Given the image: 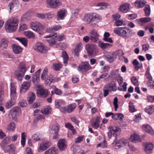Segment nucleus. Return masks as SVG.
<instances>
[{
    "mask_svg": "<svg viewBox=\"0 0 154 154\" xmlns=\"http://www.w3.org/2000/svg\"><path fill=\"white\" fill-rule=\"evenodd\" d=\"M101 17L95 13H88L85 14L83 18V21L91 26H93L101 20Z\"/></svg>",
    "mask_w": 154,
    "mask_h": 154,
    "instance_id": "f257e3e1",
    "label": "nucleus"
},
{
    "mask_svg": "<svg viewBox=\"0 0 154 154\" xmlns=\"http://www.w3.org/2000/svg\"><path fill=\"white\" fill-rule=\"evenodd\" d=\"M114 32L123 38H128L131 36L132 30L126 27H117L114 29Z\"/></svg>",
    "mask_w": 154,
    "mask_h": 154,
    "instance_id": "f03ea898",
    "label": "nucleus"
},
{
    "mask_svg": "<svg viewBox=\"0 0 154 154\" xmlns=\"http://www.w3.org/2000/svg\"><path fill=\"white\" fill-rule=\"evenodd\" d=\"M18 20L16 18L12 17L8 20L5 23V29L7 32L15 31L18 26Z\"/></svg>",
    "mask_w": 154,
    "mask_h": 154,
    "instance_id": "7ed1b4c3",
    "label": "nucleus"
},
{
    "mask_svg": "<svg viewBox=\"0 0 154 154\" xmlns=\"http://www.w3.org/2000/svg\"><path fill=\"white\" fill-rule=\"evenodd\" d=\"M92 69V67L87 61L82 62L77 67L78 70L83 74H85Z\"/></svg>",
    "mask_w": 154,
    "mask_h": 154,
    "instance_id": "20e7f679",
    "label": "nucleus"
},
{
    "mask_svg": "<svg viewBox=\"0 0 154 154\" xmlns=\"http://www.w3.org/2000/svg\"><path fill=\"white\" fill-rule=\"evenodd\" d=\"M85 48L89 57H91L97 55L98 50L96 46L92 44H88L86 45Z\"/></svg>",
    "mask_w": 154,
    "mask_h": 154,
    "instance_id": "39448f33",
    "label": "nucleus"
},
{
    "mask_svg": "<svg viewBox=\"0 0 154 154\" xmlns=\"http://www.w3.org/2000/svg\"><path fill=\"white\" fill-rule=\"evenodd\" d=\"M31 29L34 31L37 32L39 34L43 33L42 30H44V26L39 22L36 21L32 22L30 24Z\"/></svg>",
    "mask_w": 154,
    "mask_h": 154,
    "instance_id": "423d86ee",
    "label": "nucleus"
},
{
    "mask_svg": "<svg viewBox=\"0 0 154 154\" xmlns=\"http://www.w3.org/2000/svg\"><path fill=\"white\" fill-rule=\"evenodd\" d=\"M33 48L37 51L43 54L47 53L49 49L48 47L41 42L36 43Z\"/></svg>",
    "mask_w": 154,
    "mask_h": 154,
    "instance_id": "0eeeda50",
    "label": "nucleus"
},
{
    "mask_svg": "<svg viewBox=\"0 0 154 154\" xmlns=\"http://www.w3.org/2000/svg\"><path fill=\"white\" fill-rule=\"evenodd\" d=\"M48 7L52 8H57L61 5L59 0H47Z\"/></svg>",
    "mask_w": 154,
    "mask_h": 154,
    "instance_id": "6e6552de",
    "label": "nucleus"
},
{
    "mask_svg": "<svg viewBox=\"0 0 154 154\" xmlns=\"http://www.w3.org/2000/svg\"><path fill=\"white\" fill-rule=\"evenodd\" d=\"M57 34V33L55 32L53 33H51L49 35L44 36V38H49L46 40V41L48 43L50 46L54 45L56 44V42L53 38V37H54L55 35Z\"/></svg>",
    "mask_w": 154,
    "mask_h": 154,
    "instance_id": "1a4fd4ad",
    "label": "nucleus"
},
{
    "mask_svg": "<svg viewBox=\"0 0 154 154\" xmlns=\"http://www.w3.org/2000/svg\"><path fill=\"white\" fill-rule=\"evenodd\" d=\"M128 143V141L124 138L120 139L115 144L113 143V147L116 149H119L121 147H123Z\"/></svg>",
    "mask_w": 154,
    "mask_h": 154,
    "instance_id": "9d476101",
    "label": "nucleus"
},
{
    "mask_svg": "<svg viewBox=\"0 0 154 154\" xmlns=\"http://www.w3.org/2000/svg\"><path fill=\"white\" fill-rule=\"evenodd\" d=\"M20 111V109L18 107H13L10 110L9 113V116L10 118L15 120L16 119V116L17 114L19 113Z\"/></svg>",
    "mask_w": 154,
    "mask_h": 154,
    "instance_id": "9b49d317",
    "label": "nucleus"
},
{
    "mask_svg": "<svg viewBox=\"0 0 154 154\" xmlns=\"http://www.w3.org/2000/svg\"><path fill=\"white\" fill-rule=\"evenodd\" d=\"M59 127L57 125H54L52 126L50 130V133L54 135L53 137V139H56L58 138Z\"/></svg>",
    "mask_w": 154,
    "mask_h": 154,
    "instance_id": "f8f14e48",
    "label": "nucleus"
},
{
    "mask_svg": "<svg viewBox=\"0 0 154 154\" xmlns=\"http://www.w3.org/2000/svg\"><path fill=\"white\" fill-rule=\"evenodd\" d=\"M10 96L11 99L15 100L17 97L16 85L13 82L10 85Z\"/></svg>",
    "mask_w": 154,
    "mask_h": 154,
    "instance_id": "ddd939ff",
    "label": "nucleus"
},
{
    "mask_svg": "<svg viewBox=\"0 0 154 154\" xmlns=\"http://www.w3.org/2000/svg\"><path fill=\"white\" fill-rule=\"evenodd\" d=\"M144 151L148 154L151 153L153 148L152 144L150 143H146L143 144Z\"/></svg>",
    "mask_w": 154,
    "mask_h": 154,
    "instance_id": "4468645a",
    "label": "nucleus"
},
{
    "mask_svg": "<svg viewBox=\"0 0 154 154\" xmlns=\"http://www.w3.org/2000/svg\"><path fill=\"white\" fill-rule=\"evenodd\" d=\"M38 95L43 98L46 97L49 94L50 92L47 89L41 88L37 91Z\"/></svg>",
    "mask_w": 154,
    "mask_h": 154,
    "instance_id": "2eb2a0df",
    "label": "nucleus"
},
{
    "mask_svg": "<svg viewBox=\"0 0 154 154\" xmlns=\"http://www.w3.org/2000/svg\"><path fill=\"white\" fill-rule=\"evenodd\" d=\"M151 18L150 17H142L135 20L136 23L140 26H143L146 23L150 21Z\"/></svg>",
    "mask_w": 154,
    "mask_h": 154,
    "instance_id": "dca6fc26",
    "label": "nucleus"
},
{
    "mask_svg": "<svg viewBox=\"0 0 154 154\" xmlns=\"http://www.w3.org/2000/svg\"><path fill=\"white\" fill-rule=\"evenodd\" d=\"M31 82L30 81L28 82H24L21 85V87L20 89V92H25L28 90L31 85Z\"/></svg>",
    "mask_w": 154,
    "mask_h": 154,
    "instance_id": "f3484780",
    "label": "nucleus"
},
{
    "mask_svg": "<svg viewBox=\"0 0 154 154\" xmlns=\"http://www.w3.org/2000/svg\"><path fill=\"white\" fill-rule=\"evenodd\" d=\"M109 129L112 132V135L115 137L119 134L121 131V129L117 127L111 126L109 127Z\"/></svg>",
    "mask_w": 154,
    "mask_h": 154,
    "instance_id": "a211bd4d",
    "label": "nucleus"
},
{
    "mask_svg": "<svg viewBox=\"0 0 154 154\" xmlns=\"http://www.w3.org/2000/svg\"><path fill=\"white\" fill-rule=\"evenodd\" d=\"M57 146L60 151L65 150L66 146L65 140L64 139L60 140L58 143Z\"/></svg>",
    "mask_w": 154,
    "mask_h": 154,
    "instance_id": "6ab92c4d",
    "label": "nucleus"
},
{
    "mask_svg": "<svg viewBox=\"0 0 154 154\" xmlns=\"http://www.w3.org/2000/svg\"><path fill=\"white\" fill-rule=\"evenodd\" d=\"M105 56L106 60L110 63L112 62L116 59L114 54L112 53L107 52L105 54Z\"/></svg>",
    "mask_w": 154,
    "mask_h": 154,
    "instance_id": "aec40b11",
    "label": "nucleus"
},
{
    "mask_svg": "<svg viewBox=\"0 0 154 154\" xmlns=\"http://www.w3.org/2000/svg\"><path fill=\"white\" fill-rule=\"evenodd\" d=\"M130 5L128 3H125L121 5L119 9L120 11L124 13H126L128 11Z\"/></svg>",
    "mask_w": 154,
    "mask_h": 154,
    "instance_id": "412c9836",
    "label": "nucleus"
},
{
    "mask_svg": "<svg viewBox=\"0 0 154 154\" xmlns=\"http://www.w3.org/2000/svg\"><path fill=\"white\" fill-rule=\"evenodd\" d=\"M64 9L60 10L57 13V20L59 21L64 19L65 16L66 12Z\"/></svg>",
    "mask_w": 154,
    "mask_h": 154,
    "instance_id": "4be33fe9",
    "label": "nucleus"
},
{
    "mask_svg": "<svg viewBox=\"0 0 154 154\" xmlns=\"http://www.w3.org/2000/svg\"><path fill=\"white\" fill-rule=\"evenodd\" d=\"M12 47L13 52L15 54H19L22 52L23 49L20 46L14 44L12 45Z\"/></svg>",
    "mask_w": 154,
    "mask_h": 154,
    "instance_id": "5701e85b",
    "label": "nucleus"
},
{
    "mask_svg": "<svg viewBox=\"0 0 154 154\" xmlns=\"http://www.w3.org/2000/svg\"><path fill=\"white\" fill-rule=\"evenodd\" d=\"M82 47L83 45L81 43H79L77 45L74 51L75 56H76L77 57H78L79 53L81 51Z\"/></svg>",
    "mask_w": 154,
    "mask_h": 154,
    "instance_id": "b1692460",
    "label": "nucleus"
},
{
    "mask_svg": "<svg viewBox=\"0 0 154 154\" xmlns=\"http://www.w3.org/2000/svg\"><path fill=\"white\" fill-rule=\"evenodd\" d=\"M41 71V69H39L35 73L32 77V81L34 83H37L39 79V75Z\"/></svg>",
    "mask_w": 154,
    "mask_h": 154,
    "instance_id": "393cba45",
    "label": "nucleus"
},
{
    "mask_svg": "<svg viewBox=\"0 0 154 154\" xmlns=\"http://www.w3.org/2000/svg\"><path fill=\"white\" fill-rule=\"evenodd\" d=\"M132 63L134 68L136 71H138L139 69H141L143 67L142 63H139L136 59L132 61Z\"/></svg>",
    "mask_w": 154,
    "mask_h": 154,
    "instance_id": "a878e982",
    "label": "nucleus"
},
{
    "mask_svg": "<svg viewBox=\"0 0 154 154\" xmlns=\"http://www.w3.org/2000/svg\"><path fill=\"white\" fill-rule=\"evenodd\" d=\"M50 143L48 142H42L40 144L38 151L40 152L41 150H45L49 147Z\"/></svg>",
    "mask_w": 154,
    "mask_h": 154,
    "instance_id": "bb28decb",
    "label": "nucleus"
},
{
    "mask_svg": "<svg viewBox=\"0 0 154 154\" xmlns=\"http://www.w3.org/2000/svg\"><path fill=\"white\" fill-rule=\"evenodd\" d=\"M61 28V27L59 25H55L51 26L46 29V31L48 32H51L58 31Z\"/></svg>",
    "mask_w": 154,
    "mask_h": 154,
    "instance_id": "cd10ccee",
    "label": "nucleus"
},
{
    "mask_svg": "<svg viewBox=\"0 0 154 154\" xmlns=\"http://www.w3.org/2000/svg\"><path fill=\"white\" fill-rule=\"evenodd\" d=\"M142 129L146 132L151 134H154V131L150 126L148 125H144L142 126Z\"/></svg>",
    "mask_w": 154,
    "mask_h": 154,
    "instance_id": "c85d7f7f",
    "label": "nucleus"
},
{
    "mask_svg": "<svg viewBox=\"0 0 154 154\" xmlns=\"http://www.w3.org/2000/svg\"><path fill=\"white\" fill-rule=\"evenodd\" d=\"M25 73L18 70H16L14 72L15 77L19 81H21L25 74Z\"/></svg>",
    "mask_w": 154,
    "mask_h": 154,
    "instance_id": "c756f323",
    "label": "nucleus"
},
{
    "mask_svg": "<svg viewBox=\"0 0 154 154\" xmlns=\"http://www.w3.org/2000/svg\"><path fill=\"white\" fill-rule=\"evenodd\" d=\"M27 69L25 62H22L19 63L18 70L25 73L27 70Z\"/></svg>",
    "mask_w": 154,
    "mask_h": 154,
    "instance_id": "7c9ffc66",
    "label": "nucleus"
},
{
    "mask_svg": "<svg viewBox=\"0 0 154 154\" xmlns=\"http://www.w3.org/2000/svg\"><path fill=\"white\" fill-rule=\"evenodd\" d=\"M130 140L131 142L136 143L140 141V137L137 134H134L131 135Z\"/></svg>",
    "mask_w": 154,
    "mask_h": 154,
    "instance_id": "2f4dec72",
    "label": "nucleus"
},
{
    "mask_svg": "<svg viewBox=\"0 0 154 154\" xmlns=\"http://www.w3.org/2000/svg\"><path fill=\"white\" fill-rule=\"evenodd\" d=\"M28 101L29 104H31L35 100V94L33 92H30L29 94V96L27 97Z\"/></svg>",
    "mask_w": 154,
    "mask_h": 154,
    "instance_id": "473e14b6",
    "label": "nucleus"
},
{
    "mask_svg": "<svg viewBox=\"0 0 154 154\" xmlns=\"http://www.w3.org/2000/svg\"><path fill=\"white\" fill-rule=\"evenodd\" d=\"M105 86V88L108 89L111 91H115L117 89L116 85L115 83L109 84Z\"/></svg>",
    "mask_w": 154,
    "mask_h": 154,
    "instance_id": "72a5a7b5",
    "label": "nucleus"
},
{
    "mask_svg": "<svg viewBox=\"0 0 154 154\" xmlns=\"http://www.w3.org/2000/svg\"><path fill=\"white\" fill-rule=\"evenodd\" d=\"M16 103L15 99H11L8 102H7L5 104V107L7 109H9L14 105Z\"/></svg>",
    "mask_w": 154,
    "mask_h": 154,
    "instance_id": "f704fd0d",
    "label": "nucleus"
},
{
    "mask_svg": "<svg viewBox=\"0 0 154 154\" xmlns=\"http://www.w3.org/2000/svg\"><path fill=\"white\" fill-rule=\"evenodd\" d=\"M145 111L150 115L154 112V105H151L147 106L145 109Z\"/></svg>",
    "mask_w": 154,
    "mask_h": 154,
    "instance_id": "c9c22d12",
    "label": "nucleus"
},
{
    "mask_svg": "<svg viewBox=\"0 0 154 154\" xmlns=\"http://www.w3.org/2000/svg\"><path fill=\"white\" fill-rule=\"evenodd\" d=\"M52 108L50 106H47L42 109L41 112L44 115H47L51 113Z\"/></svg>",
    "mask_w": 154,
    "mask_h": 154,
    "instance_id": "e433bc0d",
    "label": "nucleus"
},
{
    "mask_svg": "<svg viewBox=\"0 0 154 154\" xmlns=\"http://www.w3.org/2000/svg\"><path fill=\"white\" fill-rule=\"evenodd\" d=\"M15 147L14 145L11 144L6 147L5 148V152L9 153H12L15 151Z\"/></svg>",
    "mask_w": 154,
    "mask_h": 154,
    "instance_id": "4c0bfd02",
    "label": "nucleus"
},
{
    "mask_svg": "<svg viewBox=\"0 0 154 154\" xmlns=\"http://www.w3.org/2000/svg\"><path fill=\"white\" fill-rule=\"evenodd\" d=\"M99 46L103 50H105L111 47L112 45L109 43H105L101 42L99 44Z\"/></svg>",
    "mask_w": 154,
    "mask_h": 154,
    "instance_id": "58836bf2",
    "label": "nucleus"
},
{
    "mask_svg": "<svg viewBox=\"0 0 154 154\" xmlns=\"http://www.w3.org/2000/svg\"><path fill=\"white\" fill-rule=\"evenodd\" d=\"M76 105L75 103H72L69 105L67 107V113H71L76 108Z\"/></svg>",
    "mask_w": 154,
    "mask_h": 154,
    "instance_id": "ea45409f",
    "label": "nucleus"
},
{
    "mask_svg": "<svg viewBox=\"0 0 154 154\" xmlns=\"http://www.w3.org/2000/svg\"><path fill=\"white\" fill-rule=\"evenodd\" d=\"M65 104V102L63 100H57L55 101V106L57 108L61 107Z\"/></svg>",
    "mask_w": 154,
    "mask_h": 154,
    "instance_id": "a19ab883",
    "label": "nucleus"
},
{
    "mask_svg": "<svg viewBox=\"0 0 154 154\" xmlns=\"http://www.w3.org/2000/svg\"><path fill=\"white\" fill-rule=\"evenodd\" d=\"M48 69L47 67H45L43 70L41 75V78L42 80L46 79L48 76Z\"/></svg>",
    "mask_w": 154,
    "mask_h": 154,
    "instance_id": "79ce46f5",
    "label": "nucleus"
},
{
    "mask_svg": "<svg viewBox=\"0 0 154 154\" xmlns=\"http://www.w3.org/2000/svg\"><path fill=\"white\" fill-rule=\"evenodd\" d=\"M57 150L55 148H51L45 152L44 154H57Z\"/></svg>",
    "mask_w": 154,
    "mask_h": 154,
    "instance_id": "37998d69",
    "label": "nucleus"
},
{
    "mask_svg": "<svg viewBox=\"0 0 154 154\" xmlns=\"http://www.w3.org/2000/svg\"><path fill=\"white\" fill-rule=\"evenodd\" d=\"M136 6L139 8H141L143 7L145 4V2L144 1H141L140 0H137L135 2Z\"/></svg>",
    "mask_w": 154,
    "mask_h": 154,
    "instance_id": "c03bdc74",
    "label": "nucleus"
},
{
    "mask_svg": "<svg viewBox=\"0 0 154 154\" xmlns=\"http://www.w3.org/2000/svg\"><path fill=\"white\" fill-rule=\"evenodd\" d=\"M16 39L20 42L22 45L26 47L27 45V41L26 38H17Z\"/></svg>",
    "mask_w": 154,
    "mask_h": 154,
    "instance_id": "a18cd8bd",
    "label": "nucleus"
},
{
    "mask_svg": "<svg viewBox=\"0 0 154 154\" xmlns=\"http://www.w3.org/2000/svg\"><path fill=\"white\" fill-rule=\"evenodd\" d=\"M16 128L15 123L14 122H11L7 126V129L11 131H13Z\"/></svg>",
    "mask_w": 154,
    "mask_h": 154,
    "instance_id": "49530a36",
    "label": "nucleus"
},
{
    "mask_svg": "<svg viewBox=\"0 0 154 154\" xmlns=\"http://www.w3.org/2000/svg\"><path fill=\"white\" fill-rule=\"evenodd\" d=\"M53 68L55 71H59L62 66V65L60 63H55L53 64Z\"/></svg>",
    "mask_w": 154,
    "mask_h": 154,
    "instance_id": "de8ad7c7",
    "label": "nucleus"
},
{
    "mask_svg": "<svg viewBox=\"0 0 154 154\" xmlns=\"http://www.w3.org/2000/svg\"><path fill=\"white\" fill-rule=\"evenodd\" d=\"M62 57L63 58V63L64 64H66L67 63L68 61V56L66 52L65 51H63L62 52Z\"/></svg>",
    "mask_w": 154,
    "mask_h": 154,
    "instance_id": "09e8293b",
    "label": "nucleus"
},
{
    "mask_svg": "<svg viewBox=\"0 0 154 154\" xmlns=\"http://www.w3.org/2000/svg\"><path fill=\"white\" fill-rule=\"evenodd\" d=\"M55 39L58 41H61L65 39V35L63 34H62L60 35H55L54 36Z\"/></svg>",
    "mask_w": 154,
    "mask_h": 154,
    "instance_id": "8fccbe9b",
    "label": "nucleus"
},
{
    "mask_svg": "<svg viewBox=\"0 0 154 154\" xmlns=\"http://www.w3.org/2000/svg\"><path fill=\"white\" fill-rule=\"evenodd\" d=\"M8 41L7 40L3 38L1 41V43L0 44V47H2L5 48L8 46Z\"/></svg>",
    "mask_w": 154,
    "mask_h": 154,
    "instance_id": "3c124183",
    "label": "nucleus"
},
{
    "mask_svg": "<svg viewBox=\"0 0 154 154\" xmlns=\"http://www.w3.org/2000/svg\"><path fill=\"white\" fill-rule=\"evenodd\" d=\"M145 11V16H149L150 14V9L149 5H146L144 9Z\"/></svg>",
    "mask_w": 154,
    "mask_h": 154,
    "instance_id": "603ef678",
    "label": "nucleus"
},
{
    "mask_svg": "<svg viewBox=\"0 0 154 154\" xmlns=\"http://www.w3.org/2000/svg\"><path fill=\"white\" fill-rule=\"evenodd\" d=\"M32 138L34 142L40 141V134L38 133L35 134L33 135Z\"/></svg>",
    "mask_w": 154,
    "mask_h": 154,
    "instance_id": "864d4df0",
    "label": "nucleus"
},
{
    "mask_svg": "<svg viewBox=\"0 0 154 154\" xmlns=\"http://www.w3.org/2000/svg\"><path fill=\"white\" fill-rule=\"evenodd\" d=\"M24 34L25 35L29 38H33L34 37L33 32L31 31H26L25 32Z\"/></svg>",
    "mask_w": 154,
    "mask_h": 154,
    "instance_id": "5fc2aeb1",
    "label": "nucleus"
},
{
    "mask_svg": "<svg viewBox=\"0 0 154 154\" xmlns=\"http://www.w3.org/2000/svg\"><path fill=\"white\" fill-rule=\"evenodd\" d=\"M53 76L50 75L48 78H47L45 81V83L46 84L50 85V84L52 82L53 79Z\"/></svg>",
    "mask_w": 154,
    "mask_h": 154,
    "instance_id": "6e6d98bb",
    "label": "nucleus"
},
{
    "mask_svg": "<svg viewBox=\"0 0 154 154\" xmlns=\"http://www.w3.org/2000/svg\"><path fill=\"white\" fill-rule=\"evenodd\" d=\"M131 81L132 83L135 85L137 86L139 85L138 79L135 76H133L131 78Z\"/></svg>",
    "mask_w": 154,
    "mask_h": 154,
    "instance_id": "4d7b16f0",
    "label": "nucleus"
},
{
    "mask_svg": "<svg viewBox=\"0 0 154 154\" xmlns=\"http://www.w3.org/2000/svg\"><path fill=\"white\" fill-rule=\"evenodd\" d=\"M129 111L130 112H133L135 111L134 103L131 102H130L129 103Z\"/></svg>",
    "mask_w": 154,
    "mask_h": 154,
    "instance_id": "13d9d810",
    "label": "nucleus"
},
{
    "mask_svg": "<svg viewBox=\"0 0 154 154\" xmlns=\"http://www.w3.org/2000/svg\"><path fill=\"white\" fill-rule=\"evenodd\" d=\"M54 92L57 95H61L63 94L62 91L61 89L57 88L56 86H54Z\"/></svg>",
    "mask_w": 154,
    "mask_h": 154,
    "instance_id": "bf43d9fd",
    "label": "nucleus"
},
{
    "mask_svg": "<svg viewBox=\"0 0 154 154\" xmlns=\"http://www.w3.org/2000/svg\"><path fill=\"white\" fill-rule=\"evenodd\" d=\"M45 15L47 16L46 18L48 20H51L54 16V13L52 12H50L46 13L45 14Z\"/></svg>",
    "mask_w": 154,
    "mask_h": 154,
    "instance_id": "052dcab7",
    "label": "nucleus"
},
{
    "mask_svg": "<svg viewBox=\"0 0 154 154\" xmlns=\"http://www.w3.org/2000/svg\"><path fill=\"white\" fill-rule=\"evenodd\" d=\"M18 105L20 107H24L26 106L27 103L25 100H23L19 103Z\"/></svg>",
    "mask_w": 154,
    "mask_h": 154,
    "instance_id": "680f3d73",
    "label": "nucleus"
},
{
    "mask_svg": "<svg viewBox=\"0 0 154 154\" xmlns=\"http://www.w3.org/2000/svg\"><path fill=\"white\" fill-rule=\"evenodd\" d=\"M118 99L117 97H116L113 100V105L115 108V110L116 111L117 110V109L118 107Z\"/></svg>",
    "mask_w": 154,
    "mask_h": 154,
    "instance_id": "e2e57ef3",
    "label": "nucleus"
},
{
    "mask_svg": "<svg viewBox=\"0 0 154 154\" xmlns=\"http://www.w3.org/2000/svg\"><path fill=\"white\" fill-rule=\"evenodd\" d=\"M65 127L69 129L71 131H72L73 130H75L73 126L70 123H68L65 124Z\"/></svg>",
    "mask_w": 154,
    "mask_h": 154,
    "instance_id": "0e129e2a",
    "label": "nucleus"
},
{
    "mask_svg": "<svg viewBox=\"0 0 154 154\" xmlns=\"http://www.w3.org/2000/svg\"><path fill=\"white\" fill-rule=\"evenodd\" d=\"M76 133L75 130H73L72 131H69L68 134V137L70 138H72L74 135Z\"/></svg>",
    "mask_w": 154,
    "mask_h": 154,
    "instance_id": "69168bd1",
    "label": "nucleus"
},
{
    "mask_svg": "<svg viewBox=\"0 0 154 154\" xmlns=\"http://www.w3.org/2000/svg\"><path fill=\"white\" fill-rule=\"evenodd\" d=\"M109 6V4L105 3V2H100L97 4L96 5L97 6H103L105 8H106L107 7Z\"/></svg>",
    "mask_w": 154,
    "mask_h": 154,
    "instance_id": "338daca9",
    "label": "nucleus"
},
{
    "mask_svg": "<svg viewBox=\"0 0 154 154\" xmlns=\"http://www.w3.org/2000/svg\"><path fill=\"white\" fill-rule=\"evenodd\" d=\"M36 15V16L39 18H40L43 20H45L46 18L45 15L44 14L37 13Z\"/></svg>",
    "mask_w": 154,
    "mask_h": 154,
    "instance_id": "774afa93",
    "label": "nucleus"
}]
</instances>
